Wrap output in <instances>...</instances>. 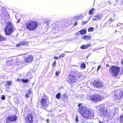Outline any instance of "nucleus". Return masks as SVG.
<instances>
[{
  "label": "nucleus",
  "mask_w": 123,
  "mask_h": 123,
  "mask_svg": "<svg viewBox=\"0 0 123 123\" xmlns=\"http://www.w3.org/2000/svg\"><path fill=\"white\" fill-rule=\"evenodd\" d=\"M78 111L84 117L87 118L91 115V112L89 109L85 106H83L81 104H79Z\"/></svg>",
  "instance_id": "1"
},
{
  "label": "nucleus",
  "mask_w": 123,
  "mask_h": 123,
  "mask_svg": "<svg viewBox=\"0 0 123 123\" xmlns=\"http://www.w3.org/2000/svg\"><path fill=\"white\" fill-rule=\"evenodd\" d=\"M14 27L11 22L6 23V26L5 27V32L6 35H10L14 31Z\"/></svg>",
  "instance_id": "2"
},
{
  "label": "nucleus",
  "mask_w": 123,
  "mask_h": 123,
  "mask_svg": "<svg viewBox=\"0 0 123 123\" xmlns=\"http://www.w3.org/2000/svg\"><path fill=\"white\" fill-rule=\"evenodd\" d=\"M38 24L35 21L30 20L26 22V26L27 29L31 31L35 30L37 27Z\"/></svg>",
  "instance_id": "3"
},
{
  "label": "nucleus",
  "mask_w": 123,
  "mask_h": 123,
  "mask_svg": "<svg viewBox=\"0 0 123 123\" xmlns=\"http://www.w3.org/2000/svg\"><path fill=\"white\" fill-rule=\"evenodd\" d=\"M120 68L118 66H112L110 68L109 72L112 76L117 77L119 74Z\"/></svg>",
  "instance_id": "4"
},
{
  "label": "nucleus",
  "mask_w": 123,
  "mask_h": 123,
  "mask_svg": "<svg viewBox=\"0 0 123 123\" xmlns=\"http://www.w3.org/2000/svg\"><path fill=\"white\" fill-rule=\"evenodd\" d=\"M114 101L117 103L120 102L121 98H123V90L121 91H120L117 92H114Z\"/></svg>",
  "instance_id": "5"
},
{
  "label": "nucleus",
  "mask_w": 123,
  "mask_h": 123,
  "mask_svg": "<svg viewBox=\"0 0 123 123\" xmlns=\"http://www.w3.org/2000/svg\"><path fill=\"white\" fill-rule=\"evenodd\" d=\"M103 97L98 95H93L91 96L89 99L93 102H96L97 101H100L103 99Z\"/></svg>",
  "instance_id": "6"
},
{
  "label": "nucleus",
  "mask_w": 123,
  "mask_h": 123,
  "mask_svg": "<svg viewBox=\"0 0 123 123\" xmlns=\"http://www.w3.org/2000/svg\"><path fill=\"white\" fill-rule=\"evenodd\" d=\"M37 105L38 106L41 108H46L48 105V103L45 99L42 98L40 103L37 104Z\"/></svg>",
  "instance_id": "7"
},
{
  "label": "nucleus",
  "mask_w": 123,
  "mask_h": 123,
  "mask_svg": "<svg viewBox=\"0 0 123 123\" xmlns=\"http://www.w3.org/2000/svg\"><path fill=\"white\" fill-rule=\"evenodd\" d=\"M67 80L69 84H74L76 82V77L74 76V75L70 74Z\"/></svg>",
  "instance_id": "8"
},
{
  "label": "nucleus",
  "mask_w": 123,
  "mask_h": 123,
  "mask_svg": "<svg viewBox=\"0 0 123 123\" xmlns=\"http://www.w3.org/2000/svg\"><path fill=\"white\" fill-rule=\"evenodd\" d=\"M99 115L102 117H105L107 113V111L104 110L102 107H100L99 109Z\"/></svg>",
  "instance_id": "9"
},
{
  "label": "nucleus",
  "mask_w": 123,
  "mask_h": 123,
  "mask_svg": "<svg viewBox=\"0 0 123 123\" xmlns=\"http://www.w3.org/2000/svg\"><path fill=\"white\" fill-rule=\"evenodd\" d=\"M103 83L101 81H95L93 83V85L97 88H101L103 85Z\"/></svg>",
  "instance_id": "10"
},
{
  "label": "nucleus",
  "mask_w": 123,
  "mask_h": 123,
  "mask_svg": "<svg viewBox=\"0 0 123 123\" xmlns=\"http://www.w3.org/2000/svg\"><path fill=\"white\" fill-rule=\"evenodd\" d=\"M33 117L32 115L31 114H29L27 115L26 120L28 123H32L33 121Z\"/></svg>",
  "instance_id": "11"
},
{
  "label": "nucleus",
  "mask_w": 123,
  "mask_h": 123,
  "mask_svg": "<svg viewBox=\"0 0 123 123\" xmlns=\"http://www.w3.org/2000/svg\"><path fill=\"white\" fill-rule=\"evenodd\" d=\"M114 115V113L111 111H109L108 113L107 111L106 116L105 117L107 118L112 119Z\"/></svg>",
  "instance_id": "12"
},
{
  "label": "nucleus",
  "mask_w": 123,
  "mask_h": 123,
  "mask_svg": "<svg viewBox=\"0 0 123 123\" xmlns=\"http://www.w3.org/2000/svg\"><path fill=\"white\" fill-rule=\"evenodd\" d=\"M7 119L10 121H15L17 119V117L15 115H11L7 117Z\"/></svg>",
  "instance_id": "13"
},
{
  "label": "nucleus",
  "mask_w": 123,
  "mask_h": 123,
  "mask_svg": "<svg viewBox=\"0 0 123 123\" xmlns=\"http://www.w3.org/2000/svg\"><path fill=\"white\" fill-rule=\"evenodd\" d=\"M33 60V57L31 55H28L25 58V62L27 63L30 62Z\"/></svg>",
  "instance_id": "14"
},
{
  "label": "nucleus",
  "mask_w": 123,
  "mask_h": 123,
  "mask_svg": "<svg viewBox=\"0 0 123 123\" xmlns=\"http://www.w3.org/2000/svg\"><path fill=\"white\" fill-rule=\"evenodd\" d=\"M102 17L101 15H100L94 16L92 17V20L95 21L97 20L98 19H100Z\"/></svg>",
  "instance_id": "15"
},
{
  "label": "nucleus",
  "mask_w": 123,
  "mask_h": 123,
  "mask_svg": "<svg viewBox=\"0 0 123 123\" xmlns=\"http://www.w3.org/2000/svg\"><path fill=\"white\" fill-rule=\"evenodd\" d=\"M91 45L90 44H88L86 45H82L80 48L81 49H87L89 47L91 46Z\"/></svg>",
  "instance_id": "16"
},
{
  "label": "nucleus",
  "mask_w": 123,
  "mask_h": 123,
  "mask_svg": "<svg viewBox=\"0 0 123 123\" xmlns=\"http://www.w3.org/2000/svg\"><path fill=\"white\" fill-rule=\"evenodd\" d=\"M6 10L5 8L0 6V15H3Z\"/></svg>",
  "instance_id": "17"
},
{
  "label": "nucleus",
  "mask_w": 123,
  "mask_h": 123,
  "mask_svg": "<svg viewBox=\"0 0 123 123\" xmlns=\"http://www.w3.org/2000/svg\"><path fill=\"white\" fill-rule=\"evenodd\" d=\"M74 76H75L76 77H78L80 78H81L82 77V76L81 75L80 73L78 72H76L74 73Z\"/></svg>",
  "instance_id": "18"
},
{
  "label": "nucleus",
  "mask_w": 123,
  "mask_h": 123,
  "mask_svg": "<svg viewBox=\"0 0 123 123\" xmlns=\"http://www.w3.org/2000/svg\"><path fill=\"white\" fill-rule=\"evenodd\" d=\"M27 45V43L25 41H22L20 43L17 44L16 46L17 47H19L22 45Z\"/></svg>",
  "instance_id": "19"
},
{
  "label": "nucleus",
  "mask_w": 123,
  "mask_h": 123,
  "mask_svg": "<svg viewBox=\"0 0 123 123\" xmlns=\"http://www.w3.org/2000/svg\"><path fill=\"white\" fill-rule=\"evenodd\" d=\"M91 37L89 36L85 35L82 37V38L84 40H88L90 39Z\"/></svg>",
  "instance_id": "20"
},
{
  "label": "nucleus",
  "mask_w": 123,
  "mask_h": 123,
  "mask_svg": "<svg viewBox=\"0 0 123 123\" xmlns=\"http://www.w3.org/2000/svg\"><path fill=\"white\" fill-rule=\"evenodd\" d=\"M80 34L82 35H84L86 33V30L85 29H83L80 31Z\"/></svg>",
  "instance_id": "21"
},
{
  "label": "nucleus",
  "mask_w": 123,
  "mask_h": 123,
  "mask_svg": "<svg viewBox=\"0 0 123 123\" xmlns=\"http://www.w3.org/2000/svg\"><path fill=\"white\" fill-rule=\"evenodd\" d=\"M118 120H119L121 123H123V114L120 116L119 118H118Z\"/></svg>",
  "instance_id": "22"
},
{
  "label": "nucleus",
  "mask_w": 123,
  "mask_h": 123,
  "mask_svg": "<svg viewBox=\"0 0 123 123\" xmlns=\"http://www.w3.org/2000/svg\"><path fill=\"white\" fill-rule=\"evenodd\" d=\"M61 96V94L60 93H59L57 94L56 95V98L58 99H59Z\"/></svg>",
  "instance_id": "23"
},
{
  "label": "nucleus",
  "mask_w": 123,
  "mask_h": 123,
  "mask_svg": "<svg viewBox=\"0 0 123 123\" xmlns=\"http://www.w3.org/2000/svg\"><path fill=\"white\" fill-rule=\"evenodd\" d=\"M80 66L82 69L85 68L86 67V65L84 63H81Z\"/></svg>",
  "instance_id": "24"
},
{
  "label": "nucleus",
  "mask_w": 123,
  "mask_h": 123,
  "mask_svg": "<svg viewBox=\"0 0 123 123\" xmlns=\"http://www.w3.org/2000/svg\"><path fill=\"white\" fill-rule=\"evenodd\" d=\"M6 85L9 86L12 85V82L11 81H8L6 82Z\"/></svg>",
  "instance_id": "25"
},
{
  "label": "nucleus",
  "mask_w": 123,
  "mask_h": 123,
  "mask_svg": "<svg viewBox=\"0 0 123 123\" xmlns=\"http://www.w3.org/2000/svg\"><path fill=\"white\" fill-rule=\"evenodd\" d=\"M94 9L93 8L91 9L89 11V13L90 14H92L93 13V12L94 11Z\"/></svg>",
  "instance_id": "26"
},
{
  "label": "nucleus",
  "mask_w": 123,
  "mask_h": 123,
  "mask_svg": "<svg viewBox=\"0 0 123 123\" xmlns=\"http://www.w3.org/2000/svg\"><path fill=\"white\" fill-rule=\"evenodd\" d=\"M5 38L1 36H0V41H2L5 40Z\"/></svg>",
  "instance_id": "27"
},
{
  "label": "nucleus",
  "mask_w": 123,
  "mask_h": 123,
  "mask_svg": "<svg viewBox=\"0 0 123 123\" xmlns=\"http://www.w3.org/2000/svg\"><path fill=\"white\" fill-rule=\"evenodd\" d=\"M89 32L92 31H93V28L92 27L89 28L88 30Z\"/></svg>",
  "instance_id": "28"
},
{
  "label": "nucleus",
  "mask_w": 123,
  "mask_h": 123,
  "mask_svg": "<svg viewBox=\"0 0 123 123\" xmlns=\"http://www.w3.org/2000/svg\"><path fill=\"white\" fill-rule=\"evenodd\" d=\"M28 79L26 80L22 79V81L23 82H25V83H27L28 81Z\"/></svg>",
  "instance_id": "29"
},
{
  "label": "nucleus",
  "mask_w": 123,
  "mask_h": 123,
  "mask_svg": "<svg viewBox=\"0 0 123 123\" xmlns=\"http://www.w3.org/2000/svg\"><path fill=\"white\" fill-rule=\"evenodd\" d=\"M56 65V62L55 60L53 63L52 65L53 66V67L55 66Z\"/></svg>",
  "instance_id": "30"
},
{
  "label": "nucleus",
  "mask_w": 123,
  "mask_h": 123,
  "mask_svg": "<svg viewBox=\"0 0 123 123\" xmlns=\"http://www.w3.org/2000/svg\"><path fill=\"white\" fill-rule=\"evenodd\" d=\"M113 20L112 19V18H111L108 21V22L110 23L111 22H113Z\"/></svg>",
  "instance_id": "31"
},
{
  "label": "nucleus",
  "mask_w": 123,
  "mask_h": 123,
  "mask_svg": "<svg viewBox=\"0 0 123 123\" xmlns=\"http://www.w3.org/2000/svg\"><path fill=\"white\" fill-rule=\"evenodd\" d=\"M32 92V91L31 89H30L28 90V93L29 94H31Z\"/></svg>",
  "instance_id": "32"
},
{
  "label": "nucleus",
  "mask_w": 123,
  "mask_h": 123,
  "mask_svg": "<svg viewBox=\"0 0 123 123\" xmlns=\"http://www.w3.org/2000/svg\"><path fill=\"white\" fill-rule=\"evenodd\" d=\"M1 98L3 100H5V96L4 95H2L1 97Z\"/></svg>",
  "instance_id": "33"
},
{
  "label": "nucleus",
  "mask_w": 123,
  "mask_h": 123,
  "mask_svg": "<svg viewBox=\"0 0 123 123\" xmlns=\"http://www.w3.org/2000/svg\"><path fill=\"white\" fill-rule=\"evenodd\" d=\"M75 121L76 122H78V116L77 115L76 117Z\"/></svg>",
  "instance_id": "34"
},
{
  "label": "nucleus",
  "mask_w": 123,
  "mask_h": 123,
  "mask_svg": "<svg viewBox=\"0 0 123 123\" xmlns=\"http://www.w3.org/2000/svg\"><path fill=\"white\" fill-rule=\"evenodd\" d=\"M101 65H99L98 66V68H97V71H98L99 70V69L100 68H101Z\"/></svg>",
  "instance_id": "35"
},
{
  "label": "nucleus",
  "mask_w": 123,
  "mask_h": 123,
  "mask_svg": "<svg viewBox=\"0 0 123 123\" xmlns=\"http://www.w3.org/2000/svg\"><path fill=\"white\" fill-rule=\"evenodd\" d=\"M62 96V97L63 98H65L66 97V95L64 93L63 95Z\"/></svg>",
  "instance_id": "36"
},
{
  "label": "nucleus",
  "mask_w": 123,
  "mask_h": 123,
  "mask_svg": "<svg viewBox=\"0 0 123 123\" xmlns=\"http://www.w3.org/2000/svg\"><path fill=\"white\" fill-rule=\"evenodd\" d=\"M88 21H83L82 22V25H84L86 24Z\"/></svg>",
  "instance_id": "37"
},
{
  "label": "nucleus",
  "mask_w": 123,
  "mask_h": 123,
  "mask_svg": "<svg viewBox=\"0 0 123 123\" xmlns=\"http://www.w3.org/2000/svg\"><path fill=\"white\" fill-rule=\"evenodd\" d=\"M59 71L57 72L56 71L55 73V74L56 76H57L59 74Z\"/></svg>",
  "instance_id": "38"
},
{
  "label": "nucleus",
  "mask_w": 123,
  "mask_h": 123,
  "mask_svg": "<svg viewBox=\"0 0 123 123\" xmlns=\"http://www.w3.org/2000/svg\"><path fill=\"white\" fill-rule=\"evenodd\" d=\"M29 94H29V93H27L25 95L26 97H27V98L29 96Z\"/></svg>",
  "instance_id": "39"
},
{
  "label": "nucleus",
  "mask_w": 123,
  "mask_h": 123,
  "mask_svg": "<svg viewBox=\"0 0 123 123\" xmlns=\"http://www.w3.org/2000/svg\"><path fill=\"white\" fill-rule=\"evenodd\" d=\"M65 56V54H62V55L60 56L59 57H61L62 56L64 57Z\"/></svg>",
  "instance_id": "40"
},
{
  "label": "nucleus",
  "mask_w": 123,
  "mask_h": 123,
  "mask_svg": "<svg viewBox=\"0 0 123 123\" xmlns=\"http://www.w3.org/2000/svg\"><path fill=\"white\" fill-rule=\"evenodd\" d=\"M10 121L8 119L6 120V123H10Z\"/></svg>",
  "instance_id": "41"
},
{
  "label": "nucleus",
  "mask_w": 123,
  "mask_h": 123,
  "mask_svg": "<svg viewBox=\"0 0 123 123\" xmlns=\"http://www.w3.org/2000/svg\"><path fill=\"white\" fill-rule=\"evenodd\" d=\"M121 63L123 65V59L121 60Z\"/></svg>",
  "instance_id": "42"
},
{
  "label": "nucleus",
  "mask_w": 123,
  "mask_h": 123,
  "mask_svg": "<svg viewBox=\"0 0 123 123\" xmlns=\"http://www.w3.org/2000/svg\"><path fill=\"white\" fill-rule=\"evenodd\" d=\"M80 33V31H79L77 32L76 33V35H78L79 34V33Z\"/></svg>",
  "instance_id": "43"
},
{
  "label": "nucleus",
  "mask_w": 123,
  "mask_h": 123,
  "mask_svg": "<svg viewBox=\"0 0 123 123\" xmlns=\"http://www.w3.org/2000/svg\"><path fill=\"white\" fill-rule=\"evenodd\" d=\"M77 24V22H76L75 23V24H74V26H75Z\"/></svg>",
  "instance_id": "44"
},
{
  "label": "nucleus",
  "mask_w": 123,
  "mask_h": 123,
  "mask_svg": "<svg viewBox=\"0 0 123 123\" xmlns=\"http://www.w3.org/2000/svg\"><path fill=\"white\" fill-rule=\"evenodd\" d=\"M54 58L57 59H58V57L56 56H55L54 57Z\"/></svg>",
  "instance_id": "45"
},
{
  "label": "nucleus",
  "mask_w": 123,
  "mask_h": 123,
  "mask_svg": "<svg viewBox=\"0 0 123 123\" xmlns=\"http://www.w3.org/2000/svg\"><path fill=\"white\" fill-rule=\"evenodd\" d=\"M49 120L48 119H47L46 122L47 123H49Z\"/></svg>",
  "instance_id": "46"
},
{
  "label": "nucleus",
  "mask_w": 123,
  "mask_h": 123,
  "mask_svg": "<svg viewBox=\"0 0 123 123\" xmlns=\"http://www.w3.org/2000/svg\"><path fill=\"white\" fill-rule=\"evenodd\" d=\"M106 66L107 67H109V65L108 64H106Z\"/></svg>",
  "instance_id": "47"
},
{
  "label": "nucleus",
  "mask_w": 123,
  "mask_h": 123,
  "mask_svg": "<svg viewBox=\"0 0 123 123\" xmlns=\"http://www.w3.org/2000/svg\"><path fill=\"white\" fill-rule=\"evenodd\" d=\"M121 2L122 4L123 5V0H121Z\"/></svg>",
  "instance_id": "48"
},
{
  "label": "nucleus",
  "mask_w": 123,
  "mask_h": 123,
  "mask_svg": "<svg viewBox=\"0 0 123 123\" xmlns=\"http://www.w3.org/2000/svg\"><path fill=\"white\" fill-rule=\"evenodd\" d=\"M20 19H18V22H19L20 21Z\"/></svg>",
  "instance_id": "49"
},
{
  "label": "nucleus",
  "mask_w": 123,
  "mask_h": 123,
  "mask_svg": "<svg viewBox=\"0 0 123 123\" xmlns=\"http://www.w3.org/2000/svg\"><path fill=\"white\" fill-rule=\"evenodd\" d=\"M99 123H103V122H100V121H99Z\"/></svg>",
  "instance_id": "50"
},
{
  "label": "nucleus",
  "mask_w": 123,
  "mask_h": 123,
  "mask_svg": "<svg viewBox=\"0 0 123 123\" xmlns=\"http://www.w3.org/2000/svg\"><path fill=\"white\" fill-rule=\"evenodd\" d=\"M91 16L90 17L89 19V20L88 21L89 19H90L91 18Z\"/></svg>",
  "instance_id": "51"
},
{
  "label": "nucleus",
  "mask_w": 123,
  "mask_h": 123,
  "mask_svg": "<svg viewBox=\"0 0 123 123\" xmlns=\"http://www.w3.org/2000/svg\"><path fill=\"white\" fill-rule=\"evenodd\" d=\"M67 52H69V51H68Z\"/></svg>",
  "instance_id": "52"
}]
</instances>
